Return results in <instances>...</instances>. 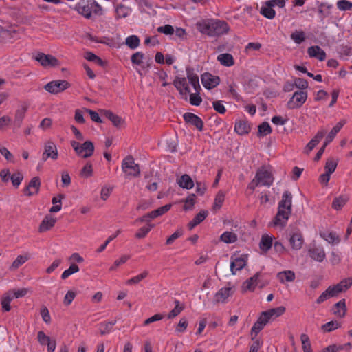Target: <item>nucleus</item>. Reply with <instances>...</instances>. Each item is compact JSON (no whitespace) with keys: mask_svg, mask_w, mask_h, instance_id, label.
Listing matches in <instances>:
<instances>
[{"mask_svg":"<svg viewBox=\"0 0 352 352\" xmlns=\"http://www.w3.org/2000/svg\"><path fill=\"white\" fill-rule=\"evenodd\" d=\"M70 144L76 155L82 158H88L93 155L94 153V145L90 140H87L80 144L75 140H72Z\"/></svg>","mask_w":352,"mask_h":352,"instance_id":"3","label":"nucleus"},{"mask_svg":"<svg viewBox=\"0 0 352 352\" xmlns=\"http://www.w3.org/2000/svg\"><path fill=\"white\" fill-rule=\"evenodd\" d=\"M178 184L180 187L186 189H191L194 186V182L192 178L187 174L183 175L179 178Z\"/></svg>","mask_w":352,"mask_h":352,"instance_id":"35","label":"nucleus"},{"mask_svg":"<svg viewBox=\"0 0 352 352\" xmlns=\"http://www.w3.org/2000/svg\"><path fill=\"white\" fill-rule=\"evenodd\" d=\"M320 236L329 243H338L340 242L339 236L333 232L320 233Z\"/></svg>","mask_w":352,"mask_h":352,"instance_id":"41","label":"nucleus"},{"mask_svg":"<svg viewBox=\"0 0 352 352\" xmlns=\"http://www.w3.org/2000/svg\"><path fill=\"white\" fill-rule=\"evenodd\" d=\"M348 201L349 198L347 197L341 195L333 199L331 206L334 210H340L344 207Z\"/></svg>","mask_w":352,"mask_h":352,"instance_id":"36","label":"nucleus"},{"mask_svg":"<svg viewBox=\"0 0 352 352\" xmlns=\"http://www.w3.org/2000/svg\"><path fill=\"white\" fill-rule=\"evenodd\" d=\"M131 61L133 65H139L142 69L148 71L153 63L151 56H146L142 52H137L131 56Z\"/></svg>","mask_w":352,"mask_h":352,"instance_id":"5","label":"nucleus"},{"mask_svg":"<svg viewBox=\"0 0 352 352\" xmlns=\"http://www.w3.org/2000/svg\"><path fill=\"white\" fill-rule=\"evenodd\" d=\"M93 175L92 164L88 162L80 172V176L84 178H88Z\"/></svg>","mask_w":352,"mask_h":352,"instance_id":"49","label":"nucleus"},{"mask_svg":"<svg viewBox=\"0 0 352 352\" xmlns=\"http://www.w3.org/2000/svg\"><path fill=\"white\" fill-rule=\"evenodd\" d=\"M89 5L91 13L94 12L96 14H102V7L95 0H89Z\"/></svg>","mask_w":352,"mask_h":352,"instance_id":"62","label":"nucleus"},{"mask_svg":"<svg viewBox=\"0 0 352 352\" xmlns=\"http://www.w3.org/2000/svg\"><path fill=\"white\" fill-rule=\"evenodd\" d=\"M23 179V174L17 171L12 174L10 177V180L14 187L18 188Z\"/></svg>","mask_w":352,"mask_h":352,"instance_id":"52","label":"nucleus"},{"mask_svg":"<svg viewBox=\"0 0 352 352\" xmlns=\"http://www.w3.org/2000/svg\"><path fill=\"white\" fill-rule=\"evenodd\" d=\"M276 277L280 283H284L285 281L292 282L294 280L296 276L293 271L285 270L278 272Z\"/></svg>","mask_w":352,"mask_h":352,"instance_id":"28","label":"nucleus"},{"mask_svg":"<svg viewBox=\"0 0 352 352\" xmlns=\"http://www.w3.org/2000/svg\"><path fill=\"white\" fill-rule=\"evenodd\" d=\"M202 102V98L198 92L190 94V103L193 106H199Z\"/></svg>","mask_w":352,"mask_h":352,"instance_id":"63","label":"nucleus"},{"mask_svg":"<svg viewBox=\"0 0 352 352\" xmlns=\"http://www.w3.org/2000/svg\"><path fill=\"white\" fill-rule=\"evenodd\" d=\"M336 285L338 288L342 289V292H345L352 285V277L343 279Z\"/></svg>","mask_w":352,"mask_h":352,"instance_id":"59","label":"nucleus"},{"mask_svg":"<svg viewBox=\"0 0 352 352\" xmlns=\"http://www.w3.org/2000/svg\"><path fill=\"white\" fill-rule=\"evenodd\" d=\"M183 118L186 123L195 126L198 131H201L203 130L204 122L197 115L187 112L183 115Z\"/></svg>","mask_w":352,"mask_h":352,"instance_id":"13","label":"nucleus"},{"mask_svg":"<svg viewBox=\"0 0 352 352\" xmlns=\"http://www.w3.org/2000/svg\"><path fill=\"white\" fill-rule=\"evenodd\" d=\"M340 327L341 324L340 322H338L336 320H332L322 325L321 329L324 332H331L335 329H338Z\"/></svg>","mask_w":352,"mask_h":352,"instance_id":"48","label":"nucleus"},{"mask_svg":"<svg viewBox=\"0 0 352 352\" xmlns=\"http://www.w3.org/2000/svg\"><path fill=\"white\" fill-rule=\"evenodd\" d=\"M266 311L269 314V316H270V318H272L274 316L278 317L285 313V307L283 306H280V307H278L276 308L269 309Z\"/></svg>","mask_w":352,"mask_h":352,"instance_id":"61","label":"nucleus"},{"mask_svg":"<svg viewBox=\"0 0 352 352\" xmlns=\"http://www.w3.org/2000/svg\"><path fill=\"white\" fill-rule=\"evenodd\" d=\"M338 160L333 157L329 158L325 164L324 170L329 174H332L336 169L338 166Z\"/></svg>","mask_w":352,"mask_h":352,"instance_id":"40","label":"nucleus"},{"mask_svg":"<svg viewBox=\"0 0 352 352\" xmlns=\"http://www.w3.org/2000/svg\"><path fill=\"white\" fill-rule=\"evenodd\" d=\"M116 323V320L112 322H104L99 324V331L102 336L109 333L113 325Z\"/></svg>","mask_w":352,"mask_h":352,"instance_id":"38","label":"nucleus"},{"mask_svg":"<svg viewBox=\"0 0 352 352\" xmlns=\"http://www.w3.org/2000/svg\"><path fill=\"white\" fill-rule=\"evenodd\" d=\"M304 240L302 234L300 232L293 233L289 238V243L294 250H300L303 244Z\"/></svg>","mask_w":352,"mask_h":352,"instance_id":"25","label":"nucleus"},{"mask_svg":"<svg viewBox=\"0 0 352 352\" xmlns=\"http://www.w3.org/2000/svg\"><path fill=\"white\" fill-rule=\"evenodd\" d=\"M208 214V212L207 210H201L195 217L193 218L192 221H190L188 223V228L190 230H192L195 226L201 223L207 217Z\"/></svg>","mask_w":352,"mask_h":352,"instance_id":"27","label":"nucleus"},{"mask_svg":"<svg viewBox=\"0 0 352 352\" xmlns=\"http://www.w3.org/2000/svg\"><path fill=\"white\" fill-rule=\"evenodd\" d=\"M184 234L183 229L179 228L177 229L172 235H170L166 240V245H171L176 239L179 237L182 236Z\"/></svg>","mask_w":352,"mask_h":352,"instance_id":"60","label":"nucleus"},{"mask_svg":"<svg viewBox=\"0 0 352 352\" xmlns=\"http://www.w3.org/2000/svg\"><path fill=\"white\" fill-rule=\"evenodd\" d=\"M148 274V271H144L142 273L138 274V276H135L130 279H129L126 281V284L128 285H132V284H137L140 283L142 280L145 278Z\"/></svg>","mask_w":352,"mask_h":352,"instance_id":"55","label":"nucleus"},{"mask_svg":"<svg viewBox=\"0 0 352 352\" xmlns=\"http://www.w3.org/2000/svg\"><path fill=\"white\" fill-rule=\"evenodd\" d=\"M256 186L262 185L270 186L274 182L272 174L266 170L259 169L255 176Z\"/></svg>","mask_w":352,"mask_h":352,"instance_id":"10","label":"nucleus"},{"mask_svg":"<svg viewBox=\"0 0 352 352\" xmlns=\"http://www.w3.org/2000/svg\"><path fill=\"white\" fill-rule=\"evenodd\" d=\"M333 314L338 317L343 318L346 312L345 299H342L334 305Z\"/></svg>","mask_w":352,"mask_h":352,"instance_id":"30","label":"nucleus"},{"mask_svg":"<svg viewBox=\"0 0 352 352\" xmlns=\"http://www.w3.org/2000/svg\"><path fill=\"white\" fill-rule=\"evenodd\" d=\"M29 107L28 104L23 102L16 111L13 125L15 128L21 126L26 111Z\"/></svg>","mask_w":352,"mask_h":352,"instance_id":"14","label":"nucleus"},{"mask_svg":"<svg viewBox=\"0 0 352 352\" xmlns=\"http://www.w3.org/2000/svg\"><path fill=\"white\" fill-rule=\"evenodd\" d=\"M251 131V124L246 120H239L235 122L234 131L240 135L248 134Z\"/></svg>","mask_w":352,"mask_h":352,"instance_id":"17","label":"nucleus"},{"mask_svg":"<svg viewBox=\"0 0 352 352\" xmlns=\"http://www.w3.org/2000/svg\"><path fill=\"white\" fill-rule=\"evenodd\" d=\"M272 133V129L267 122H263L258 126L257 136L258 138L266 136Z\"/></svg>","mask_w":352,"mask_h":352,"instance_id":"37","label":"nucleus"},{"mask_svg":"<svg viewBox=\"0 0 352 352\" xmlns=\"http://www.w3.org/2000/svg\"><path fill=\"white\" fill-rule=\"evenodd\" d=\"M217 60L220 63L226 67L232 66L234 64V58L229 53L221 54L218 56Z\"/></svg>","mask_w":352,"mask_h":352,"instance_id":"34","label":"nucleus"},{"mask_svg":"<svg viewBox=\"0 0 352 352\" xmlns=\"http://www.w3.org/2000/svg\"><path fill=\"white\" fill-rule=\"evenodd\" d=\"M172 207V204H166L165 206H163L162 207L158 208L157 209L151 211V212H148L144 215H143L141 217L138 218L135 220L136 223H143L146 222L147 224L150 223V221L151 219H154L158 217H160L165 213H166Z\"/></svg>","mask_w":352,"mask_h":352,"instance_id":"6","label":"nucleus"},{"mask_svg":"<svg viewBox=\"0 0 352 352\" xmlns=\"http://www.w3.org/2000/svg\"><path fill=\"white\" fill-rule=\"evenodd\" d=\"M187 78L189 82L193 87L195 91L199 94L201 91V87L199 85V77L196 74L191 72L189 69H187Z\"/></svg>","mask_w":352,"mask_h":352,"instance_id":"32","label":"nucleus"},{"mask_svg":"<svg viewBox=\"0 0 352 352\" xmlns=\"http://www.w3.org/2000/svg\"><path fill=\"white\" fill-rule=\"evenodd\" d=\"M307 98V92L297 91L287 102V108L289 109H298L302 106Z\"/></svg>","mask_w":352,"mask_h":352,"instance_id":"7","label":"nucleus"},{"mask_svg":"<svg viewBox=\"0 0 352 352\" xmlns=\"http://www.w3.org/2000/svg\"><path fill=\"white\" fill-rule=\"evenodd\" d=\"M248 256L241 255L236 258L231 262L230 270L232 274H235L237 271L242 270L247 264Z\"/></svg>","mask_w":352,"mask_h":352,"instance_id":"19","label":"nucleus"},{"mask_svg":"<svg viewBox=\"0 0 352 352\" xmlns=\"http://www.w3.org/2000/svg\"><path fill=\"white\" fill-rule=\"evenodd\" d=\"M261 276V272H256L253 276L249 278L243 283V287L245 290L254 291L256 285L258 284V278Z\"/></svg>","mask_w":352,"mask_h":352,"instance_id":"26","label":"nucleus"},{"mask_svg":"<svg viewBox=\"0 0 352 352\" xmlns=\"http://www.w3.org/2000/svg\"><path fill=\"white\" fill-rule=\"evenodd\" d=\"M232 294L233 290L231 287H223L215 294L214 301L215 303H224Z\"/></svg>","mask_w":352,"mask_h":352,"instance_id":"18","label":"nucleus"},{"mask_svg":"<svg viewBox=\"0 0 352 352\" xmlns=\"http://www.w3.org/2000/svg\"><path fill=\"white\" fill-rule=\"evenodd\" d=\"M131 12V10L130 8L125 6L122 3L118 5L116 8V14L119 18L126 17Z\"/></svg>","mask_w":352,"mask_h":352,"instance_id":"42","label":"nucleus"},{"mask_svg":"<svg viewBox=\"0 0 352 352\" xmlns=\"http://www.w3.org/2000/svg\"><path fill=\"white\" fill-rule=\"evenodd\" d=\"M175 306L174 309H173L167 315V318L168 319H172L177 316L184 309V305H181L178 300H175Z\"/></svg>","mask_w":352,"mask_h":352,"instance_id":"39","label":"nucleus"},{"mask_svg":"<svg viewBox=\"0 0 352 352\" xmlns=\"http://www.w3.org/2000/svg\"><path fill=\"white\" fill-rule=\"evenodd\" d=\"M220 239L224 243H232L237 241V236L234 232H225L221 235Z\"/></svg>","mask_w":352,"mask_h":352,"instance_id":"46","label":"nucleus"},{"mask_svg":"<svg viewBox=\"0 0 352 352\" xmlns=\"http://www.w3.org/2000/svg\"><path fill=\"white\" fill-rule=\"evenodd\" d=\"M272 8V6H266V7H262L261 9V14L269 19H274L276 13Z\"/></svg>","mask_w":352,"mask_h":352,"instance_id":"51","label":"nucleus"},{"mask_svg":"<svg viewBox=\"0 0 352 352\" xmlns=\"http://www.w3.org/2000/svg\"><path fill=\"white\" fill-rule=\"evenodd\" d=\"M337 7L342 11L351 10H352V2L347 0H340L337 2Z\"/></svg>","mask_w":352,"mask_h":352,"instance_id":"58","label":"nucleus"},{"mask_svg":"<svg viewBox=\"0 0 352 352\" xmlns=\"http://www.w3.org/2000/svg\"><path fill=\"white\" fill-rule=\"evenodd\" d=\"M34 58L44 67H55L60 65V61L50 54L38 52Z\"/></svg>","mask_w":352,"mask_h":352,"instance_id":"9","label":"nucleus"},{"mask_svg":"<svg viewBox=\"0 0 352 352\" xmlns=\"http://www.w3.org/2000/svg\"><path fill=\"white\" fill-rule=\"evenodd\" d=\"M28 260V257L25 256L19 255L13 261L10 270H16L23 265L26 261Z\"/></svg>","mask_w":352,"mask_h":352,"instance_id":"56","label":"nucleus"},{"mask_svg":"<svg viewBox=\"0 0 352 352\" xmlns=\"http://www.w3.org/2000/svg\"><path fill=\"white\" fill-rule=\"evenodd\" d=\"M195 198L196 196L195 194H191L186 198L184 201L185 204L183 206V209L185 211L190 210L193 208L195 204Z\"/></svg>","mask_w":352,"mask_h":352,"instance_id":"50","label":"nucleus"},{"mask_svg":"<svg viewBox=\"0 0 352 352\" xmlns=\"http://www.w3.org/2000/svg\"><path fill=\"white\" fill-rule=\"evenodd\" d=\"M56 222V219L47 214L46 215L39 226V232H45L53 228Z\"/></svg>","mask_w":352,"mask_h":352,"instance_id":"22","label":"nucleus"},{"mask_svg":"<svg viewBox=\"0 0 352 352\" xmlns=\"http://www.w3.org/2000/svg\"><path fill=\"white\" fill-rule=\"evenodd\" d=\"M58 156L56 144L52 141H47L44 145V151L42 155V161L45 162L48 158L57 160Z\"/></svg>","mask_w":352,"mask_h":352,"instance_id":"12","label":"nucleus"},{"mask_svg":"<svg viewBox=\"0 0 352 352\" xmlns=\"http://www.w3.org/2000/svg\"><path fill=\"white\" fill-rule=\"evenodd\" d=\"M201 80L203 86L210 90L220 83V78L218 76L212 75L210 72H204L201 75Z\"/></svg>","mask_w":352,"mask_h":352,"instance_id":"11","label":"nucleus"},{"mask_svg":"<svg viewBox=\"0 0 352 352\" xmlns=\"http://www.w3.org/2000/svg\"><path fill=\"white\" fill-rule=\"evenodd\" d=\"M140 40L136 35L129 36L125 40V44L132 50L137 48L140 45Z\"/></svg>","mask_w":352,"mask_h":352,"instance_id":"43","label":"nucleus"},{"mask_svg":"<svg viewBox=\"0 0 352 352\" xmlns=\"http://www.w3.org/2000/svg\"><path fill=\"white\" fill-rule=\"evenodd\" d=\"M346 124L345 120H342L339 122H338L336 126L331 129L328 135L324 141V146H327L330 142L333 141L336 135L341 130V129Z\"/></svg>","mask_w":352,"mask_h":352,"instance_id":"24","label":"nucleus"},{"mask_svg":"<svg viewBox=\"0 0 352 352\" xmlns=\"http://www.w3.org/2000/svg\"><path fill=\"white\" fill-rule=\"evenodd\" d=\"M307 53L310 57L316 58L322 61L326 58V52L318 45L311 46L307 49Z\"/></svg>","mask_w":352,"mask_h":352,"instance_id":"21","label":"nucleus"},{"mask_svg":"<svg viewBox=\"0 0 352 352\" xmlns=\"http://www.w3.org/2000/svg\"><path fill=\"white\" fill-rule=\"evenodd\" d=\"M41 186V181L38 177H33L28 185L24 188L23 192L25 195L32 196L38 192Z\"/></svg>","mask_w":352,"mask_h":352,"instance_id":"15","label":"nucleus"},{"mask_svg":"<svg viewBox=\"0 0 352 352\" xmlns=\"http://www.w3.org/2000/svg\"><path fill=\"white\" fill-rule=\"evenodd\" d=\"M225 194L222 191H219L215 196L214 201L212 206V209L214 211L219 210L224 201Z\"/></svg>","mask_w":352,"mask_h":352,"instance_id":"44","label":"nucleus"},{"mask_svg":"<svg viewBox=\"0 0 352 352\" xmlns=\"http://www.w3.org/2000/svg\"><path fill=\"white\" fill-rule=\"evenodd\" d=\"M300 340L303 352H313L309 336L307 334L302 333L300 336Z\"/></svg>","mask_w":352,"mask_h":352,"instance_id":"47","label":"nucleus"},{"mask_svg":"<svg viewBox=\"0 0 352 352\" xmlns=\"http://www.w3.org/2000/svg\"><path fill=\"white\" fill-rule=\"evenodd\" d=\"M292 195L286 190L282 195V199L278 203V212L272 221L274 226H280L282 228L286 226L292 213Z\"/></svg>","mask_w":352,"mask_h":352,"instance_id":"2","label":"nucleus"},{"mask_svg":"<svg viewBox=\"0 0 352 352\" xmlns=\"http://www.w3.org/2000/svg\"><path fill=\"white\" fill-rule=\"evenodd\" d=\"M122 168L126 175L129 176L136 177L140 174L139 165L135 163L134 159L131 155H128L123 160Z\"/></svg>","mask_w":352,"mask_h":352,"instance_id":"4","label":"nucleus"},{"mask_svg":"<svg viewBox=\"0 0 352 352\" xmlns=\"http://www.w3.org/2000/svg\"><path fill=\"white\" fill-rule=\"evenodd\" d=\"M70 83L65 80H52L44 87L45 89L53 94L63 91L70 87Z\"/></svg>","mask_w":352,"mask_h":352,"instance_id":"8","label":"nucleus"},{"mask_svg":"<svg viewBox=\"0 0 352 352\" xmlns=\"http://www.w3.org/2000/svg\"><path fill=\"white\" fill-rule=\"evenodd\" d=\"M157 31L160 33L164 34L166 35H171L174 33L175 30L171 25H165L164 26L158 27Z\"/></svg>","mask_w":352,"mask_h":352,"instance_id":"64","label":"nucleus"},{"mask_svg":"<svg viewBox=\"0 0 352 352\" xmlns=\"http://www.w3.org/2000/svg\"><path fill=\"white\" fill-rule=\"evenodd\" d=\"M273 239L268 234H263L259 243V248L263 252H267L272 246Z\"/></svg>","mask_w":352,"mask_h":352,"instance_id":"31","label":"nucleus"},{"mask_svg":"<svg viewBox=\"0 0 352 352\" xmlns=\"http://www.w3.org/2000/svg\"><path fill=\"white\" fill-rule=\"evenodd\" d=\"M89 6V0L86 1H81L76 5L75 10L86 19H90L91 17V13Z\"/></svg>","mask_w":352,"mask_h":352,"instance_id":"20","label":"nucleus"},{"mask_svg":"<svg viewBox=\"0 0 352 352\" xmlns=\"http://www.w3.org/2000/svg\"><path fill=\"white\" fill-rule=\"evenodd\" d=\"M80 270L78 266L75 263H72L69 267L65 270L63 274H61V278L62 279H66L68 278L70 275L78 272Z\"/></svg>","mask_w":352,"mask_h":352,"instance_id":"53","label":"nucleus"},{"mask_svg":"<svg viewBox=\"0 0 352 352\" xmlns=\"http://www.w3.org/2000/svg\"><path fill=\"white\" fill-rule=\"evenodd\" d=\"M326 133L327 131L324 129H321L318 131L316 135L307 144V146L305 148L304 152L306 154H309L320 142V140L324 138Z\"/></svg>","mask_w":352,"mask_h":352,"instance_id":"16","label":"nucleus"},{"mask_svg":"<svg viewBox=\"0 0 352 352\" xmlns=\"http://www.w3.org/2000/svg\"><path fill=\"white\" fill-rule=\"evenodd\" d=\"M309 254L311 258L318 262L323 261L326 256L324 249L321 247L316 246L309 249Z\"/></svg>","mask_w":352,"mask_h":352,"instance_id":"23","label":"nucleus"},{"mask_svg":"<svg viewBox=\"0 0 352 352\" xmlns=\"http://www.w3.org/2000/svg\"><path fill=\"white\" fill-rule=\"evenodd\" d=\"M103 116H105L113 123L116 127H119L123 122V120L116 114H114L109 110H103Z\"/></svg>","mask_w":352,"mask_h":352,"instance_id":"29","label":"nucleus"},{"mask_svg":"<svg viewBox=\"0 0 352 352\" xmlns=\"http://www.w3.org/2000/svg\"><path fill=\"white\" fill-rule=\"evenodd\" d=\"M291 38L297 44H300L305 40V32L303 31H295L292 33Z\"/></svg>","mask_w":352,"mask_h":352,"instance_id":"54","label":"nucleus"},{"mask_svg":"<svg viewBox=\"0 0 352 352\" xmlns=\"http://www.w3.org/2000/svg\"><path fill=\"white\" fill-rule=\"evenodd\" d=\"M154 227H155L154 224L148 223V224H146V226H143V227L140 228L135 233V236L137 239H143L147 235V234Z\"/></svg>","mask_w":352,"mask_h":352,"instance_id":"45","label":"nucleus"},{"mask_svg":"<svg viewBox=\"0 0 352 352\" xmlns=\"http://www.w3.org/2000/svg\"><path fill=\"white\" fill-rule=\"evenodd\" d=\"M12 299L13 296H12L11 291H8L2 296L1 303L3 311H10V302L12 300Z\"/></svg>","mask_w":352,"mask_h":352,"instance_id":"33","label":"nucleus"},{"mask_svg":"<svg viewBox=\"0 0 352 352\" xmlns=\"http://www.w3.org/2000/svg\"><path fill=\"white\" fill-rule=\"evenodd\" d=\"M264 325L258 320L254 324L251 329L252 340H254L257 334L263 329Z\"/></svg>","mask_w":352,"mask_h":352,"instance_id":"57","label":"nucleus"},{"mask_svg":"<svg viewBox=\"0 0 352 352\" xmlns=\"http://www.w3.org/2000/svg\"><path fill=\"white\" fill-rule=\"evenodd\" d=\"M198 30L209 36H219L227 34L230 30L229 25L225 21L206 19L197 23Z\"/></svg>","mask_w":352,"mask_h":352,"instance_id":"1","label":"nucleus"}]
</instances>
